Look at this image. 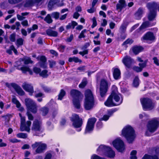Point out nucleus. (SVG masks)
<instances>
[{
  "label": "nucleus",
  "mask_w": 159,
  "mask_h": 159,
  "mask_svg": "<svg viewBox=\"0 0 159 159\" xmlns=\"http://www.w3.org/2000/svg\"><path fill=\"white\" fill-rule=\"evenodd\" d=\"M33 127L34 129H38L40 128V124L37 120L34 121L33 124Z\"/></svg>",
  "instance_id": "39"
},
{
  "label": "nucleus",
  "mask_w": 159,
  "mask_h": 159,
  "mask_svg": "<svg viewBox=\"0 0 159 159\" xmlns=\"http://www.w3.org/2000/svg\"><path fill=\"white\" fill-rule=\"evenodd\" d=\"M149 24L148 22H145L143 23L142 25L140 27V29L141 30H143L147 27H148Z\"/></svg>",
  "instance_id": "43"
},
{
  "label": "nucleus",
  "mask_w": 159,
  "mask_h": 159,
  "mask_svg": "<svg viewBox=\"0 0 159 159\" xmlns=\"http://www.w3.org/2000/svg\"><path fill=\"white\" fill-rule=\"evenodd\" d=\"M41 111L42 112L43 115L45 116L48 113V110L47 108L43 107L42 108Z\"/></svg>",
  "instance_id": "51"
},
{
  "label": "nucleus",
  "mask_w": 159,
  "mask_h": 159,
  "mask_svg": "<svg viewBox=\"0 0 159 159\" xmlns=\"http://www.w3.org/2000/svg\"><path fill=\"white\" fill-rule=\"evenodd\" d=\"M70 94L73 99L80 98V93L76 90H72L70 91Z\"/></svg>",
  "instance_id": "24"
},
{
  "label": "nucleus",
  "mask_w": 159,
  "mask_h": 159,
  "mask_svg": "<svg viewBox=\"0 0 159 159\" xmlns=\"http://www.w3.org/2000/svg\"><path fill=\"white\" fill-rule=\"evenodd\" d=\"M141 103L144 110H151L154 106V103L151 99L148 98H144L140 99Z\"/></svg>",
  "instance_id": "5"
},
{
  "label": "nucleus",
  "mask_w": 159,
  "mask_h": 159,
  "mask_svg": "<svg viewBox=\"0 0 159 159\" xmlns=\"http://www.w3.org/2000/svg\"><path fill=\"white\" fill-rule=\"evenodd\" d=\"M6 85V86L9 88H11V87L13 88L14 89L16 87V86L17 84H15V83H11L9 84L8 83H6L5 84Z\"/></svg>",
  "instance_id": "47"
},
{
  "label": "nucleus",
  "mask_w": 159,
  "mask_h": 159,
  "mask_svg": "<svg viewBox=\"0 0 159 159\" xmlns=\"http://www.w3.org/2000/svg\"><path fill=\"white\" fill-rule=\"evenodd\" d=\"M132 51L135 55L137 54L143 50V48L140 47H134L132 48Z\"/></svg>",
  "instance_id": "31"
},
{
  "label": "nucleus",
  "mask_w": 159,
  "mask_h": 159,
  "mask_svg": "<svg viewBox=\"0 0 159 159\" xmlns=\"http://www.w3.org/2000/svg\"><path fill=\"white\" fill-rule=\"evenodd\" d=\"M143 38L147 40H153L155 39V36L153 33L149 32L143 36Z\"/></svg>",
  "instance_id": "25"
},
{
  "label": "nucleus",
  "mask_w": 159,
  "mask_h": 159,
  "mask_svg": "<svg viewBox=\"0 0 159 159\" xmlns=\"http://www.w3.org/2000/svg\"><path fill=\"white\" fill-rule=\"evenodd\" d=\"M85 98L84 102V108L86 110L92 109L95 105V101L92 92L90 90H86L85 93Z\"/></svg>",
  "instance_id": "1"
},
{
  "label": "nucleus",
  "mask_w": 159,
  "mask_h": 159,
  "mask_svg": "<svg viewBox=\"0 0 159 159\" xmlns=\"http://www.w3.org/2000/svg\"><path fill=\"white\" fill-rule=\"evenodd\" d=\"M12 102L15 104L17 107L19 108V110L20 111H22L24 110V108L21 107V104L19 101L15 97H14L12 99Z\"/></svg>",
  "instance_id": "23"
},
{
  "label": "nucleus",
  "mask_w": 159,
  "mask_h": 159,
  "mask_svg": "<svg viewBox=\"0 0 159 159\" xmlns=\"http://www.w3.org/2000/svg\"><path fill=\"white\" fill-rule=\"evenodd\" d=\"M16 34L13 33L11 34L9 37V39L11 41L14 42L15 40Z\"/></svg>",
  "instance_id": "54"
},
{
  "label": "nucleus",
  "mask_w": 159,
  "mask_h": 159,
  "mask_svg": "<svg viewBox=\"0 0 159 159\" xmlns=\"http://www.w3.org/2000/svg\"><path fill=\"white\" fill-rule=\"evenodd\" d=\"M66 92L63 89L61 90L59 95H58V99L60 100H62Z\"/></svg>",
  "instance_id": "37"
},
{
  "label": "nucleus",
  "mask_w": 159,
  "mask_h": 159,
  "mask_svg": "<svg viewBox=\"0 0 159 159\" xmlns=\"http://www.w3.org/2000/svg\"><path fill=\"white\" fill-rule=\"evenodd\" d=\"M46 33L48 35L52 37H57L58 35V33L57 31L48 29L46 30Z\"/></svg>",
  "instance_id": "29"
},
{
  "label": "nucleus",
  "mask_w": 159,
  "mask_h": 159,
  "mask_svg": "<svg viewBox=\"0 0 159 159\" xmlns=\"http://www.w3.org/2000/svg\"><path fill=\"white\" fill-rule=\"evenodd\" d=\"M30 111H27V115L28 116V119L29 120H33V117L32 115L30 113Z\"/></svg>",
  "instance_id": "60"
},
{
  "label": "nucleus",
  "mask_w": 159,
  "mask_h": 159,
  "mask_svg": "<svg viewBox=\"0 0 159 159\" xmlns=\"http://www.w3.org/2000/svg\"><path fill=\"white\" fill-rule=\"evenodd\" d=\"M31 124V122L30 121H27L25 123V117H24L20 118V127L22 129H29Z\"/></svg>",
  "instance_id": "13"
},
{
  "label": "nucleus",
  "mask_w": 159,
  "mask_h": 159,
  "mask_svg": "<svg viewBox=\"0 0 159 159\" xmlns=\"http://www.w3.org/2000/svg\"><path fill=\"white\" fill-rule=\"evenodd\" d=\"M142 159H159L157 155L152 156L150 155L146 154L142 157Z\"/></svg>",
  "instance_id": "32"
},
{
  "label": "nucleus",
  "mask_w": 159,
  "mask_h": 159,
  "mask_svg": "<svg viewBox=\"0 0 159 159\" xmlns=\"http://www.w3.org/2000/svg\"><path fill=\"white\" fill-rule=\"evenodd\" d=\"M112 144L119 152H123L125 149L124 143L120 138H117L114 140L112 142Z\"/></svg>",
  "instance_id": "6"
},
{
  "label": "nucleus",
  "mask_w": 159,
  "mask_h": 159,
  "mask_svg": "<svg viewBox=\"0 0 159 159\" xmlns=\"http://www.w3.org/2000/svg\"><path fill=\"white\" fill-rule=\"evenodd\" d=\"M159 126V122L156 119H154L149 121L147 125L148 128L150 129H156Z\"/></svg>",
  "instance_id": "12"
},
{
  "label": "nucleus",
  "mask_w": 159,
  "mask_h": 159,
  "mask_svg": "<svg viewBox=\"0 0 159 159\" xmlns=\"http://www.w3.org/2000/svg\"><path fill=\"white\" fill-rule=\"evenodd\" d=\"M87 83V79L86 78H84L82 82L79 85V87L81 88H84L86 85Z\"/></svg>",
  "instance_id": "36"
},
{
  "label": "nucleus",
  "mask_w": 159,
  "mask_h": 159,
  "mask_svg": "<svg viewBox=\"0 0 159 159\" xmlns=\"http://www.w3.org/2000/svg\"><path fill=\"white\" fill-rule=\"evenodd\" d=\"M20 61H23L25 64H28L33 63V61L31 60L30 58L29 57H25L20 59Z\"/></svg>",
  "instance_id": "34"
},
{
  "label": "nucleus",
  "mask_w": 159,
  "mask_h": 159,
  "mask_svg": "<svg viewBox=\"0 0 159 159\" xmlns=\"http://www.w3.org/2000/svg\"><path fill=\"white\" fill-rule=\"evenodd\" d=\"M112 93L111 95L113 101L115 103V105L118 106L122 102L123 98L121 95L117 91V87L113 85L112 86Z\"/></svg>",
  "instance_id": "2"
},
{
  "label": "nucleus",
  "mask_w": 159,
  "mask_h": 159,
  "mask_svg": "<svg viewBox=\"0 0 159 159\" xmlns=\"http://www.w3.org/2000/svg\"><path fill=\"white\" fill-rule=\"evenodd\" d=\"M86 29H84L82 31L80 35L79 36V38L81 39L82 38H84L85 37V36L84 34L86 33Z\"/></svg>",
  "instance_id": "50"
},
{
  "label": "nucleus",
  "mask_w": 159,
  "mask_h": 159,
  "mask_svg": "<svg viewBox=\"0 0 159 159\" xmlns=\"http://www.w3.org/2000/svg\"><path fill=\"white\" fill-rule=\"evenodd\" d=\"M139 80L138 77H136L135 78L134 80L133 83V84L134 86L137 87L139 85Z\"/></svg>",
  "instance_id": "45"
},
{
  "label": "nucleus",
  "mask_w": 159,
  "mask_h": 159,
  "mask_svg": "<svg viewBox=\"0 0 159 159\" xmlns=\"http://www.w3.org/2000/svg\"><path fill=\"white\" fill-rule=\"evenodd\" d=\"M96 121V119L94 117L89 119L88 121L86 129H93L94 124Z\"/></svg>",
  "instance_id": "15"
},
{
  "label": "nucleus",
  "mask_w": 159,
  "mask_h": 159,
  "mask_svg": "<svg viewBox=\"0 0 159 159\" xmlns=\"http://www.w3.org/2000/svg\"><path fill=\"white\" fill-rule=\"evenodd\" d=\"M126 6L125 1V0H120L116 5V9L121 11Z\"/></svg>",
  "instance_id": "16"
},
{
  "label": "nucleus",
  "mask_w": 159,
  "mask_h": 159,
  "mask_svg": "<svg viewBox=\"0 0 159 159\" xmlns=\"http://www.w3.org/2000/svg\"><path fill=\"white\" fill-rule=\"evenodd\" d=\"M143 12V10L141 8H139L137 12L135 14V15L137 16L140 17L142 14Z\"/></svg>",
  "instance_id": "53"
},
{
  "label": "nucleus",
  "mask_w": 159,
  "mask_h": 159,
  "mask_svg": "<svg viewBox=\"0 0 159 159\" xmlns=\"http://www.w3.org/2000/svg\"><path fill=\"white\" fill-rule=\"evenodd\" d=\"M115 104V103H114V102L113 101L111 95L108 97L106 101L104 102L105 105L108 107L116 106Z\"/></svg>",
  "instance_id": "18"
},
{
  "label": "nucleus",
  "mask_w": 159,
  "mask_h": 159,
  "mask_svg": "<svg viewBox=\"0 0 159 159\" xmlns=\"http://www.w3.org/2000/svg\"><path fill=\"white\" fill-rule=\"evenodd\" d=\"M44 0H27L25 6V7H28L32 6L34 3H39L43 2Z\"/></svg>",
  "instance_id": "20"
},
{
  "label": "nucleus",
  "mask_w": 159,
  "mask_h": 159,
  "mask_svg": "<svg viewBox=\"0 0 159 159\" xmlns=\"http://www.w3.org/2000/svg\"><path fill=\"white\" fill-rule=\"evenodd\" d=\"M133 42L131 39H128L124 42L122 44L123 46H126L127 44H131Z\"/></svg>",
  "instance_id": "55"
},
{
  "label": "nucleus",
  "mask_w": 159,
  "mask_h": 159,
  "mask_svg": "<svg viewBox=\"0 0 159 159\" xmlns=\"http://www.w3.org/2000/svg\"><path fill=\"white\" fill-rule=\"evenodd\" d=\"M59 0H50L48 4L49 9L51 10L52 9L53 6L55 4H57L58 6H61L62 5H60L58 4Z\"/></svg>",
  "instance_id": "26"
},
{
  "label": "nucleus",
  "mask_w": 159,
  "mask_h": 159,
  "mask_svg": "<svg viewBox=\"0 0 159 159\" xmlns=\"http://www.w3.org/2000/svg\"><path fill=\"white\" fill-rule=\"evenodd\" d=\"M20 70H21L22 73H25L26 72H28L30 75H31L33 74L32 71L28 66H24L21 67Z\"/></svg>",
  "instance_id": "28"
},
{
  "label": "nucleus",
  "mask_w": 159,
  "mask_h": 159,
  "mask_svg": "<svg viewBox=\"0 0 159 159\" xmlns=\"http://www.w3.org/2000/svg\"><path fill=\"white\" fill-rule=\"evenodd\" d=\"M22 0H9V2L11 4H15L17 3Z\"/></svg>",
  "instance_id": "58"
},
{
  "label": "nucleus",
  "mask_w": 159,
  "mask_h": 159,
  "mask_svg": "<svg viewBox=\"0 0 159 159\" xmlns=\"http://www.w3.org/2000/svg\"><path fill=\"white\" fill-rule=\"evenodd\" d=\"M25 103L27 111H30L34 113L37 112V107L33 100L30 98H26L25 100Z\"/></svg>",
  "instance_id": "4"
},
{
  "label": "nucleus",
  "mask_w": 159,
  "mask_h": 159,
  "mask_svg": "<svg viewBox=\"0 0 159 159\" xmlns=\"http://www.w3.org/2000/svg\"><path fill=\"white\" fill-rule=\"evenodd\" d=\"M122 61L126 67L129 68L134 61L129 57L126 56L123 58Z\"/></svg>",
  "instance_id": "14"
},
{
  "label": "nucleus",
  "mask_w": 159,
  "mask_h": 159,
  "mask_svg": "<svg viewBox=\"0 0 159 159\" xmlns=\"http://www.w3.org/2000/svg\"><path fill=\"white\" fill-rule=\"evenodd\" d=\"M134 70L137 72H141L142 71V68H141L140 67L134 66Z\"/></svg>",
  "instance_id": "62"
},
{
  "label": "nucleus",
  "mask_w": 159,
  "mask_h": 159,
  "mask_svg": "<svg viewBox=\"0 0 159 159\" xmlns=\"http://www.w3.org/2000/svg\"><path fill=\"white\" fill-rule=\"evenodd\" d=\"M37 59L38 60H40V61H42L43 63V66L41 65V66L42 67L45 68L46 67V66L45 65V62L46 61V59L45 57L44 56H42L40 57H38L37 58Z\"/></svg>",
  "instance_id": "33"
},
{
  "label": "nucleus",
  "mask_w": 159,
  "mask_h": 159,
  "mask_svg": "<svg viewBox=\"0 0 159 159\" xmlns=\"http://www.w3.org/2000/svg\"><path fill=\"white\" fill-rule=\"evenodd\" d=\"M153 60L154 63L157 65L159 66V60L156 57L153 58Z\"/></svg>",
  "instance_id": "63"
},
{
  "label": "nucleus",
  "mask_w": 159,
  "mask_h": 159,
  "mask_svg": "<svg viewBox=\"0 0 159 159\" xmlns=\"http://www.w3.org/2000/svg\"><path fill=\"white\" fill-rule=\"evenodd\" d=\"M109 84L104 80H102L100 85V93L102 97H103L106 94L108 88Z\"/></svg>",
  "instance_id": "8"
},
{
  "label": "nucleus",
  "mask_w": 159,
  "mask_h": 159,
  "mask_svg": "<svg viewBox=\"0 0 159 159\" xmlns=\"http://www.w3.org/2000/svg\"><path fill=\"white\" fill-rule=\"evenodd\" d=\"M108 147L105 146L103 145H100L97 150V152L100 154H104L105 155L108 149Z\"/></svg>",
  "instance_id": "17"
},
{
  "label": "nucleus",
  "mask_w": 159,
  "mask_h": 159,
  "mask_svg": "<svg viewBox=\"0 0 159 159\" xmlns=\"http://www.w3.org/2000/svg\"><path fill=\"white\" fill-rule=\"evenodd\" d=\"M105 155L110 158H113L115 156V152L111 148L109 147L108 149L106 152Z\"/></svg>",
  "instance_id": "21"
},
{
  "label": "nucleus",
  "mask_w": 159,
  "mask_h": 159,
  "mask_svg": "<svg viewBox=\"0 0 159 159\" xmlns=\"http://www.w3.org/2000/svg\"><path fill=\"white\" fill-rule=\"evenodd\" d=\"M16 136L19 138L25 139L27 137V135L25 133H21L17 134Z\"/></svg>",
  "instance_id": "41"
},
{
  "label": "nucleus",
  "mask_w": 159,
  "mask_h": 159,
  "mask_svg": "<svg viewBox=\"0 0 159 159\" xmlns=\"http://www.w3.org/2000/svg\"><path fill=\"white\" fill-rule=\"evenodd\" d=\"M96 11V9L94 7H93L92 6L90 9L87 10V12L90 13H93L95 11Z\"/></svg>",
  "instance_id": "56"
},
{
  "label": "nucleus",
  "mask_w": 159,
  "mask_h": 159,
  "mask_svg": "<svg viewBox=\"0 0 159 159\" xmlns=\"http://www.w3.org/2000/svg\"><path fill=\"white\" fill-rule=\"evenodd\" d=\"M44 20L48 23H50L52 22V20L50 14H48L44 18Z\"/></svg>",
  "instance_id": "38"
},
{
  "label": "nucleus",
  "mask_w": 159,
  "mask_h": 159,
  "mask_svg": "<svg viewBox=\"0 0 159 159\" xmlns=\"http://www.w3.org/2000/svg\"><path fill=\"white\" fill-rule=\"evenodd\" d=\"M156 4H157L155 3V2H153L152 3H148L147 4V6L150 10V12L148 16V19L150 20H152L155 17L156 12L152 8Z\"/></svg>",
  "instance_id": "10"
},
{
  "label": "nucleus",
  "mask_w": 159,
  "mask_h": 159,
  "mask_svg": "<svg viewBox=\"0 0 159 159\" xmlns=\"http://www.w3.org/2000/svg\"><path fill=\"white\" fill-rule=\"evenodd\" d=\"M52 15L53 17L54 18L56 19H57L59 18L60 13L57 12H54L52 13Z\"/></svg>",
  "instance_id": "49"
},
{
  "label": "nucleus",
  "mask_w": 159,
  "mask_h": 159,
  "mask_svg": "<svg viewBox=\"0 0 159 159\" xmlns=\"http://www.w3.org/2000/svg\"><path fill=\"white\" fill-rule=\"evenodd\" d=\"M33 133L34 135L41 136V133L42 132L41 130H33Z\"/></svg>",
  "instance_id": "52"
},
{
  "label": "nucleus",
  "mask_w": 159,
  "mask_h": 159,
  "mask_svg": "<svg viewBox=\"0 0 159 159\" xmlns=\"http://www.w3.org/2000/svg\"><path fill=\"white\" fill-rule=\"evenodd\" d=\"M32 147L33 148L38 147L36 150V153H40L42 152L46 149L47 145L46 144L43 143L41 142H35L34 144H32Z\"/></svg>",
  "instance_id": "9"
},
{
  "label": "nucleus",
  "mask_w": 159,
  "mask_h": 159,
  "mask_svg": "<svg viewBox=\"0 0 159 159\" xmlns=\"http://www.w3.org/2000/svg\"><path fill=\"white\" fill-rule=\"evenodd\" d=\"M40 75L43 77H47L48 76V71L46 70H43L40 73Z\"/></svg>",
  "instance_id": "44"
},
{
  "label": "nucleus",
  "mask_w": 159,
  "mask_h": 159,
  "mask_svg": "<svg viewBox=\"0 0 159 159\" xmlns=\"http://www.w3.org/2000/svg\"><path fill=\"white\" fill-rule=\"evenodd\" d=\"M155 130H147L146 132V135L148 136H151L153 134Z\"/></svg>",
  "instance_id": "42"
},
{
  "label": "nucleus",
  "mask_w": 159,
  "mask_h": 159,
  "mask_svg": "<svg viewBox=\"0 0 159 159\" xmlns=\"http://www.w3.org/2000/svg\"><path fill=\"white\" fill-rule=\"evenodd\" d=\"M93 20V24L91 26L92 28H94L97 25V21L96 20V18L95 17H94L92 19Z\"/></svg>",
  "instance_id": "57"
},
{
  "label": "nucleus",
  "mask_w": 159,
  "mask_h": 159,
  "mask_svg": "<svg viewBox=\"0 0 159 159\" xmlns=\"http://www.w3.org/2000/svg\"><path fill=\"white\" fill-rule=\"evenodd\" d=\"M9 141L12 143H16L19 142L20 140H18L16 139H10L9 140Z\"/></svg>",
  "instance_id": "59"
},
{
  "label": "nucleus",
  "mask_w": 159,
  "mask_h": 159,
  "mask_svg": "<svg viewBox=\"0 0 159 159\" xmlns=\"http://www.w3.org/2000/svg\"><path fill=\"white\" fill-rule=\"evenodd\" d=\"M17 93L19 95L22 96L25 94V93L21 88L17 84L14 89Z\"/></svg>",
  "instance_id": "30"
},
{
  "label": "nucleus",
  "mask_w": 159,
  "mask_h": 159,
  "mask_svg": "<svg viewBox=\"0 0 159 159\" xmlns=\"http://www.w3.org/2000/svg\"><path fill=\"white\" fill-rule=\"evenodd\" d=\"M80 98H77L73 99V104L75 107L77 109L80 108L81 106L80 102L81 99L80 100Z\"/></svg>",
  "instance_id": "27"
},
{
  "label": "nucleus",
  "mask_w": 159,
  "mask_h": 159,
  "mask_svg": "<svg viewBox=\"0 0 159 159\" xmlns=\"http://www.w3.org/2000/svg\"><path fill=\"white\" fill-rule=\"evenodd\" d=\"M113 75L114 78L116 80H117L120 78V72L119 69L116 68H113Z\"/></svg>",
  "instance_id": "22"
},
{
  "label": "nucleus",
  "mask_w": 159,
  "mask_h": 159,
  "mask_svg": "<svg viewBox=\"0 0 159 159\" xmlns=\"http://www.w3.org/2000/svg\"><path fill=\"white\" fill-rule=\"evenodd\" d=\"M68 61L70 62L74 61L76 63L81 62H82L81 60L79 59L78 57H75L69 58Z\"/></svg>",
  "instance_id": "35"
},
{
  "label": "nucleus",
  "mask_w": 159,
  "mask_h": 159,
  "mask_svg": "<svg viewBox=\"0 0 159 159\" xmlns=\"http://www.w3.org/2000/svg\"><path fill=\"white\" fill-rule=\"evenodd\" d=\"M70 119L72 122V125L75 128L80 127L82 124V120L79 118L78 115L76 114H73Z\"/></svg>",
  "instance_id": "7"
},
{
  "label": "nucleus",
  "mask_w": 159,
  "mask_h": 159,
  "mask_svg": "<svg viewBox=\"0 0 159 159\" xmlns=\"http://www.w3.org/2000/svg\"><path fill=\"white\" fill-rule=\"evenodd\" d=\"M22 87L24 90L29 93L30 95H32L34 90L33 87L31 84L24 82L22 84Z\"/></svg>",
  "instance_id": "11"
},
{
  "label": "nucleus",
  "mask_w": 159,
  "mask_h": 159,
  "mask_svg": "<svg viewBox=\"0 0 159 159\" xmlns=\"http://www.w3.org/2000/svg\"><path fill=\"white\" fill-rule=\"evenodd\" d=\"M33 71L36 74L39 73L40 74L41 70L39 68L35 67L33 68Z\"/></svg>",
  "instance_id": "61"
},
{
  "label": "nucleus",
  "mask_w": 159,
  "mask_h": 159,
  "mask_svg": "<svg viewBox=\"0 0 159 159\" xmlns=\"http://www.w3.org/2000/svg\"><path fill=\"white\" fill-rule=\"evenodd\" d=\"M122 134L129 143L133 142L136 137V134L134 130H123Z\"/></svg>",
  "instance_id": "3"
},
{
  "label": "nucleus",
  "mask_w": 159,
  "mask_h": 159,
  "mask_svg": "<svg viewBox=\"0 0 159 159\" xmlns=\"http://www.w3.org/2000/svg\"><path fill=\"white\" fill-rule=\"evenodd\" d=\"M127 24L125 23H124L121 26L120 30L122 32H124L126 29Z\"/></svg>",
  "instance_id": "48"
},
{
  "label": "nucleus",
  "mask_w": 159,
  "mask_h": 159,
  "mask_svg": "<svg viewBox=\"0 0 159 159\" xmlns=\"http://www.w3.org/2000/svg\"><path fill=\"white\" fill-rule=\"evenodd\" d=\"M137 151L136 150H133L130 153V159H137V158L136 156Z\"/></svg>",
  "instance_id": "40"
},
{
  "label": "nucleus",
  "mask_w": 159,
  "mask_h": 159,
  "mask_svg": "<svg viewBox=\"0 0 159 159\" xmlns=\"http://www.w3.org/2000/svg\"><path fill=\"white\" fill-rule=\"evenodd\" d=\"M101 158L96 155L94 154L92 156L91 159H101Z\"/></svg>",
  "instance_id": "64"
},
{
  "label": "nucleus",
  "mask_w": 159,
  "mask_h": 159,
  "mask_svg": "<svg viewBox=\"0 0 159 159\" xmlns=\"http://www.w3.org/2000/svg\"><path fill=\"white\" fill-rule=\"evenodd\" d=\"M115 111L113 109L108 110L107 111V114L104 115L101 120L104 121H107Z\"/></svg>",
  "instance_id": "19"
},
{
  "label": "nucleus",
  "mask_w": 159,
  "mask_h": 159,
  "mask_svg": "<svg viewBox=\"0 0 159 159\" xmlns=\"http://www.w3.org/2000/svg\"><path fill=\"white\" fill-rule=\"evenodd\" d=\"M23 40L22 38L18 39L16 40V45L18 47L20 45H22L23 44Z\"/></svg>",
  "instance_id": "46"
}]
</instances>
